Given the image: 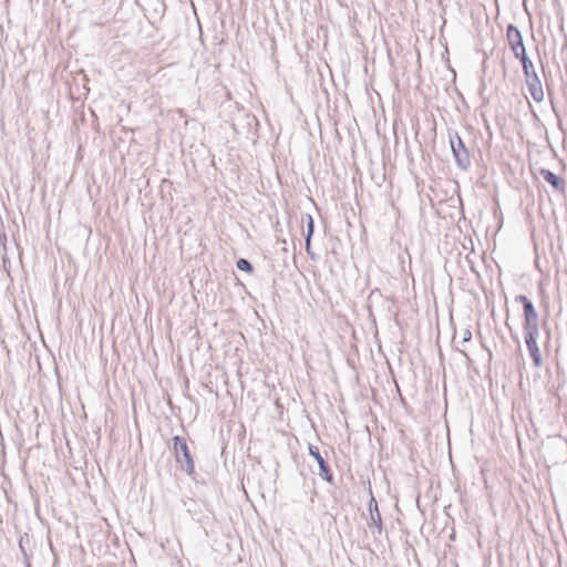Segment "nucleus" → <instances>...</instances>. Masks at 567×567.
Returning <instances> with one entry per match:
<instances>
[{
    "mask_svg": "<svg viewBox=\"0 0 567 567\" xmlns=\"http://www.w3.org/2000/svg\"><path fill=\"white\" fill-rule=\"evenodd\" d=\"M542 177L557 190H564L565 182L549 169H540Z\"/></svg>",
    "mask_w": 567,
    "mask_h": 567,
    "instance_id": "9",
    "label": "nucleus"
},
{
    "mask_svg": "<svg viewBox=\"0 0 567 567\" xmlns=\"http://www.w3.org/2000/svg\"><path fill=\"white\" fill-rule=\"evenodd\" d=\"M18 254V257L21 258L22 250H16Z\"/></svg>",
    "mask_w": 567,
    "mask_h": 567,
    "instance_id": "17",
    "label": "nucleus"
},
{
    "mask_svg": "<svg viewBox=\"0 0 567 567\" xmlns=\"http://www.w3.org/2000/svg\"><path fill=\"white\" fill-rule=\"evenodd\" d=\"M506 38H507L509 48L513 52L519 51V49H522V47H525L524 41H523V35H522L520 31L514 24H509L507 27Z\"/></svg>",
    "mask_w": 567,
    "mask_h": 567,
    "instance_id": "8",
    "label": "nucleus"
},
{
    "mask_svg": "<svg viewBox=\"0 0 567 567\" xmlns=\"http://www.w3.org/2000/svg\"><path fill=\"white\" fill-rule=\"evenodd\" d=\"M513 54L522 62L523 71L528 72V69H533V62L527 56L525 47H522L519 51H514Z\"/></svg>",
    "mask_w": 567,
    "mask_h": 567,
    "instance_id": "10",
    "label": "nucleus"
},
{
    "mask_svg": "<svg viewBox=\"0 0 567 567\" xmlns=\"http://www.w3.org/2000/svg\"><path fill=\"white\" fill-rule=\"evenodd\" d=\"M476 255V250H470V252L465 256V260L468 264L471 270L475 271L474 269V260L472 256Z\"/></svg>",
    "mask_w": 567,
    "mask_h": 567,
    "instance_id": "13",
    "label": "nucleus"
},
{
    "mask_svg": "<svg viewBox=\"0 0 567 567\" xmlns=\"http://www.w3.org/2000/svg\"><path fill=\"white\" fill-rule=\"evenodd\" d=\"M461 338H462V341H461L462 343H466V342H468V341L471 340V338H472V333H471V331H470L468 329H465V330L462 332Z\"/></svg>",
    "mask_w": 567,
    "mask_h": 567,
    "instance_id": "14",
    "label": "nucleus"
},
{
    "mask_svg": "<svg viewBox=\"0 0 567 567\" xmlns=\"http://www.w3.org/2000/svg\"><path fill=\"white\" fill-rule=\"evenodd\" d=\"M538 334L539 330H525V343L536 368L543 365V358L537 344Z\"/></svg>",
    "mask_w": 567,
    "mask_h": 567,
    "instance_id": "4",
    "label": "nucleus"
},
{
    "mask_svg": "<svg viewBox=\"0 0 567 567\" xmlns=\"http://www.w3.org/2000/svg\"><path fill=\"white\" fill-rule=\"evenodd\" d=\"M516 302L522 303L524 310V331L525 330H539L538 312L536 311L533 302L524 295H519L515 298Z\"/></svg>",
    "mask_w": 567,
    "mask_h": 567,
    "instance_id": "3",
    "label": "nucleus"
},
{
    "mask_svg": "<svg viewBox=\"0 0 567 567\" xmlns=\"http://www.w3.org/2000/svg\"><path fill=\"white\" fill-rule=\"evenodd\" d=\"M368 508L370 512V520L368 522V526L370 529H377L378 534L382 532V519L381 514L378 508V503L373 496H371Z\"/></svg>",
    "mask_w": 567,
    "mask_h": 567,
    "instance_id": "7",
    "label": "nucleus"
},
{
    "mask_svg": "<svg viewBox=\"0 0 567 567\" xmlns=\"http://www.w3.org/2000/svg\"><path fill=\"white\" fill-rule=\"evenodd\" d=\"M6 240H7V237L4 234H0V244L3 246V248H6Z\"/></svg>",
    "mask_w": 567,
    "mask_h": 567,
    "instance_id": "15",
    "label": "nucleus"
},
{
    "mask_svg": "<svg viewBox=\"0 0 567 567\" xmlns=\"http://www.w3.org/2000/svg\"><path fill=\"white\" fill-rule=\"evenodd\" d=\"M173 449L176 462L181 464V468L188 475H193L195 473V465L186 441L178 435L174 436Z\"/></svg>",
    "mask_w": 567,
    "mask_h": 567,
    "instance_id": "1",
    "label": "nucleus"
},
{
    "mask_svg": "<svg viewBox=\"0 0 567 567\" xmlns=\"http://www.w3.org/2000/svg\"><path fill=\"white\" fill-rule=\"evenodd\" d=\"M538 258H539V255L537 254L536 255V260H538ZM536 265H538V261H536Z\"/></svg>",
    "mask_w": 567,
    "mask_h": 567,
    "instance_id": "19",
    "label": "nucleus"
},
{
    "mask_svg": "<svg viewBox=\"0 0 567 567\" xmlns=\"http://www.w3.org/2000/svg\"><path fill=\"white\" fill-rule=\"evenodd\" d=\"M486 251L485 250H482V255L480 257L484 258Z\"/></svg>",
    "mask_w": 567,
    "mask_h": 567,
    "instance_id": "18",
    "label": "nucleus"
},
{
    "mask_svg": "<svg viewBox=\"0 0 567 567\" xmlns=\"http://www.w3.org/2000/svg\"><path fill=\"white\" fill-rule=\"evenodd\" d=\"M307 252L311 255V258H312V259H315V258H316V257H315V252H313V250L307 249Z\"/></svg>",
    "mask_w": 567,
    "mask_h": 567,
    "instance_id": "16",
    "label": "nucleus"
},
{
    "mask_svg": "<svg viewBox=\"0 0 567 567\" xmlns=\"http://www.w3.org/2000/svg\"><path fill=\"white\" fill-rule=\"evenodd\" d=\"M301 223L307 224L306 248H310V238L313 234V228H315L313 219L309 214H305L301 217Z\"/></svg>",
    "mask_w": 567,
    "mask_h": 567,
    "instance_id": "11",
    "label": "nucleus"
},
{
    "mask_svg": "<svg viewBox=\"0 0 567 567\" xmlns=\"http://www.w3.org/2000/svg\"><path fill=\"white\" fill-rule=\"evenodd\" d=\"M449 140L457 167L467 171L471 166V157L463 140L457 132L449 133Z\"/></svg>",
    "mask_w": 567,
    "mask_h": 567,
    "instance_id": "2",
    "label": "nucleus"
},
{
    "mask_svg": "<svg viewBox=\"0 0 567 567\" xmlns=\"http://www.w3.org/2000/svg\"><path fill=\"white\" fill-rule=\"evenodd\" d=\"M308 451H309V454L317 461V463L319 465V470H320L319 475L328 483H332L333 476L331 474L329 464L321 456L319 449L312 444H309Z\"/></svg>",
    "mask_w": 567,
    "mask_h": 567,
    "instance_id": "6",
    "label": "nucleus"
},
{
    "mask_svg": "<svg viewBox=\"0 0 567 567\" xmlns=\"http://www.w3.org/2000/svg\"><path fill=\"white\" fill-rule=\"evenodd\" d=\"M236 266L241 271L252 272V266H251L250 261H248L245 258L238 259L236 262Z\"/></svg>",
    "mask_w": 567,
    "mask_h": 567,
    "instance_id": "12",
    "label": "nucleus"
},
{
    "mask_svg": "<svg viewBox=\"0 0 567 567\" xmlns=\"http://www.w3.org/2000/svg\"><path fill=\"white\" fill-rule=\"evenodd\" d=\"M523 72H524L526 83H527V86H528L532 97L536 102H542L544 100L545 94H544V89H543L542 82H540L537 73L535 72V69L534 68L528 69V72H526V71H523Z\"/></svg>",
    "mask_w": 567,
    "mask_h": 567,
    "instance_id": "5",
    "label": "nucleus"
}]
</instances>
